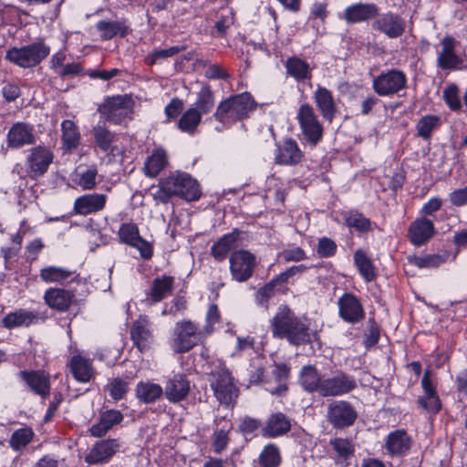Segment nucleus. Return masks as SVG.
I'll list each match as a JSON object with an SVG mask.
<instances>
[{"label": "nucleus", "instance_id": "f257e3e1", "mask_svg": "<svg viewBox=\"0 0 467 467\" xmlns=\"http://www.w3.org/2000/svg\"><path fill=\"white\" fill-rule=\"evenodd\" d=\"M271 329L275 337L285 338L294 346L307 344L311 341L309 326L286 306L279 307L271 320Z\"/></svg>", "mask_w": 467, "mask_h": 467}, {"label": "nucleus", "instance_id": "f03ea898", "mask_svg": "<svg viewBox=\"0 0 467 467\" xmlns=\"http://www.w3.org/2000/svg\"><path fill=\"white\" fill-rule=\"evenodd\" d=\"M171 196H180L187 201L198 200L201 196L199 184L187 173H172L160 182V189L154 193V198L166 202Z\"/></svg>", "mask_w": 467, "mask_h": 467}, {"label": "nucleus", "instance_id": "7ed1b4c3", "mask_svg": "<svg viewBox=\"0 0 467 467\" xmlns=\"http://www.w3.org/2000/svg\"><path fill=\"white\" fill-rule=\"evenodd\" d=\"M254 109V101L244 92L222 101L213 116L220 122H234L246 118Z\"/></svg>", "mask_w": 467, "mask_h": 467}, {"label": "nucleus", "instance_id": "20e7f679", "mask_svg": "<svg viewBox=\"0 0 467 467\" xmlns=\"http://www.w3.org/2000/svg\"><path fill=\"white\" fill-rule=\"evenodd\" d=\"M49 53V47L43 42H34L21 47L10 48L5 58L20 67L29 68L38 65Z\"/></svg>", "mask_w": 467, "mask_h": 467}, {"label": "nucleus", "instance_id": "39448f33", "mask_svg": "<svg viewBox=\"0 0 467 467\" xmlns=\"http://www.w3.org/2000/svg\"><path fill=\"white\" fill-rule=\"evenodd\" d=\"M296 119L304 140L312 147L317 146L323 138V127L311 105H300Z\"/></svg>", "mask_w": 467, "mask_h": 467}, {"label": "nucleus", "instance_id": "423d86ee", "mask_svg": "<svg viewBox=\"0 0 467 467\" xmlns=\"http://www.w3.org/2000/svg\"><path fill=\"white\" fill-rule=\"evenodd\" d=\"M133 101L129 95L107 97L98 109L107 121L120 124L125 119L130 118Z\"/></svg>", "mask_w": 467, "mask_h": 467}, {"label": "nucleus", "instance_id": "0eeeda50", "mask_svg": "<svg viewBox=\"0 0 467 467\" xmlns=\"http://www.w3.org/2000/svg\"><path fill=\"white\" fill-rule=\"evenodd\" d=\"M211 388L221 404L229 406L238 396V389L229 370L224 367H217L212 371Z\"/></svg>", "mask_w": 467, "mask_h": 467}, {"label": "nucleus", "instance_id": "6e6552de", "mask_svg": "<svg viewBox=\"0 0 467 467\" xmlns=\"http://www.w3.org/2000/svg\"><path fill=\"white\" fill-rule=\"evenodd\" d=\"M201 337L202 333L195 323L190 320L178 322L174 327L171 348L176 353L188 352L199 343Z\"/></svg>", "mask_w": 467, "mask_h": 467}, {"label": "nucleus", "instance_id": "1a4fd4ad", "mask_svg": "<svg viewBox=\"0 0 467 467\" xmlns=\"http://www.w3.org/2000/svg\"><path fill=\"white\" fill-rule=\"evenodd\" d=\"M357 388L355 378L343 371H337L331 377H323L319 396L338 397L346 395Z\"/></svg>", "mask_w": 467, "mask_h": 467}, {"label": "nucleus", "instance_id": "9d476101", "mask_svg": "<svg viewBox=\"0 0 467 467\" xmlns=\"http://www.w3.org/2000/svg\"><path fill=\"white\" fill-rule=\"evenodd\" d=\"M407 77L399 69H390L377 76L372 82L375 93L381 97H389L406 88Z\"/></svg>", "mask_w": 467, "mask_h": 467}, {"label": "nucleus", "instance_id": "9b49d317", "mask_svg": "<svg viewBox=\"0 0 467 467\" xmlns=\"http://www.w3.org/2000/svg\"><path fill=\"white\" fill-rule=\"evenodd\" d=\"M358 418L355 408L346 400H333L327 406V420L335 429L352 426Z\"/></svg>", "mask_w": 467, "mask_h": 467}, {"label": "nucleus", "instance_id": "f8f14e48", "mask_svg": "<svg viewBox=\"0 0 467 467\" xmlns=\"http://www.w3.org/2000/svg\"><path fill=\"white\" fill-rule=\"evenodd\" d=\"M230 272L237 282L247 281L254 274L256 260L254 254L247 250H238L230 255Z\"/></svg>", "mask_w": 467, "mask_h": 467}, {"label": "nucleus", "instance_id": "ddd939ff", "mask_svg": "<svg viewBox=\"0 0 467 467\" xmlns=\"http://www.w3.org/2000/svg\"><path fill=\"white\" fill-rule=\"evenodd\" d=\"M371 27L374 31L383 34L389 38H398L405 32L406 21L397 14L387 12L378 15Z\"/></svg>", "mask_w": 467, "mask_h": 467}, {"label": "nucleus", "instance_id": "4468645a", "mask_svg": "<svg viewBox=\"0 0 467 467\" xmlns=\"http://www.w3.org/2000/svg\"><path fill=\"white\" fill-rule=\"evenodd\" d=\"M119 236L122 243L138 249L143 259L149 260L152 257L153 248L151 244L140 235L139 228L135 223L121 224Z\"/></svg>", "mask_w": 467, "mask_h": 467}, {"label": "nucleus", "instance_id": "2eb2a0df", "mask_svg": "<svg viewBox=\"0 0 467 467\" xmlns=\"http://www.w3.org/2000/svg\"><path fill=\"white\" fill-rule=\"evenodd\" d=\"M122 442L119 439H106L97 441L85 456L88 464H103L119 451Z\"/></svg>", "mask_w": 467, "mask_h": 467}, {"label": "nucleus", "instance_id": "dca6fc26", "mask_svg": "<svg viewBox=\"0 0 467 467\" xmlns=\"http://www.w3.org/2000/svg\"><path fill=\"white\" fill-rule=\"evenodd\" d=\"M458 42L451 36L441 40V49L437 52V67L443 70H457L462 65V59L456 54Z\"/></svg>", "mask_w": 467, "mask_h": 467}, {"label": "nucleus", "instance_id": "f3484780", "mask_svg": "<svg viewBox=\"0 0 467 467\" xmlns=\"http://www.w3.org/2000/svg\"><path fill=\"white\" fill-rule=\"evenodd\" d=\"M130 338L140 352H144L153 343L152 324L147 316H140L130 327Z\"/></svg>", "mask_w": 467, "mask_h": 467}, {"label": "nucleus", "instance_id": "a211bd4d", "mask_svg": "<svg viewBox=\"0 0 467 467\" xmlns=\"http://www.w3.org/2000/svg\"><path fill=\"white\" fill-rule=\"evenodd\" d=\"M339 316L346 322L355 324L365 317V312L359 300L350 293H345L338 299Z\"/></svg>", "mask_w": 467, "mask_h": 467}, {"label": "nucleus", "instance_id": "6ab92c4d", "mask_svg": "<svg viewBox=\"0 0 467 467\" xmlns=\"http://www.w3.org/2000/svg\"><path fill=\"white\" fill-rule=\"evenodd\" d=\"M379 7L374 3H357L348 6L342 18L348 24H357L375 18L379 15Z\"/></svg>", "mask_w": 467, "mask_h": 467}, {"label": "nucleus", "instance_id": "aec40b11", "mask_svg": "<svg viewBox=\"0 0 467 467\" xmlns=\"http://www.w3.org/2000/svg\"><path fill=\"white\" fill-rule=\"evenodd\" d=\"M19 377L26 383L29 389L42 398H47L50 392L49 375L44 370H22Z\"/></svg>", "mask_w": 467, "mask_h": 467}, {"label": "nucleus", "instance_id": "412c9836", "mask_svg": "<svg viewBox=\"0 0 467 467\" xmlns=\"http://www.w3.org/2000/svg\"><path fill=\"white\" fill-rule=\"evenodd\" d=\"M435 234L432 222L427 218H419L410 223L408 236L410 243L420 246L427 243Z\"/></svg>", "mask_w": 467, "mask_h": 467}, {"label": "nucleus", "instance_id": "4be33fe9", "mask_svg": "<svg viewBox=\"0 0 467 467\" xmlns=\"http://www.w3.org/2000/svg\"><path fill=\"white\" fill-rule=\"evenodd\" d=\"M108 196L100 193L82 195L75 200L74 212L77 214L88 215L102 211L106 205Z\"/></svg>", "mask_w": 467, "mask_h": 467}, {"label": "nucleus", "instance_id": "5701e85b", "mask_svg": "<svg viewBox=\"0 0 467 467\" xmlns=\"http://www.w3.org/2000/svg\"><path fill=\"white\" fill-rule=\"evenodd\" d=\"M53 161L52 152L44 147H36L31 150L27 157L29 172L32 176H41L48 169Z\"/></svg>", "mask_w": 467, "mask_h": 467}, {"label": "nucleus", "instance_id": "b1692460", "mask_svg": "<svg viewBox=\"0 0 467 467\" xmlns=\"http://www.w3.org/2000/svg\"><path fill=\"white\" fill-rule=\"evenodd\" d=\"M35 142L33 126L17 122L14 124L7 133V144L11 148H20Z\"/></svg>", "mask_w": 467, "mask_h": 467}, {"label": "nucleus", "instance_id": "393cba45", "mask_svg": "<svg viewBox=\"0 0 467 467\" xmlns=\"http://www.w3.org/2000/svg\"><path fill=\"white\" fill-rule=\"evenodd\" d=\"M44 300L49 307L59 312H66L74 303L75 295L69 290L49 288L45 292Z\"/></svg>", "mask_w": 467, "mask_h": 467}, {"label": "nucleus", "instance_id": "a878e982", "mask_svg": "<svg viewBox=\"0 0 467 467\" xmlns=\"http://www.w3.org/2000/svg\"><path fill=\"white\" fill-rule=\"evenodd\" d=\"M190 391V382L183 374H176L170 379L165 386L163 394L172 403L183 400Z\"/></svg>", "mask_w": 467, "mask_h": 467}, {"label": "nucleus", "instance_id": "bb28decb", "mask_svg": "<svg viewBox=\"0 0 467 467\" xmlns=\"http://www.w3.org/2000/svg\"><path fill=\"white\" fill-rule=\"evenodd\" d=\"M67 366L74 379L78 382H88L95 373L92 361L79 353H76L70 358Z\"/></svg>", "mask_w": 467, "mask_h": 467}, {"label": "nucleus", "instance_id": "cd10ccee", "mask_svg": "<svg viewBox=\"0 0 467 467\" xmlns=\"http://www.w3.org/2000/svg\"><path fill=\"white\" fill-rule=\"evenodd\" d=\"M304 153L299 149L297 142L293 139H287L277 150L275 163L281 165H296L301 162Z\"/></svg>", "mask_w": 467, "mask_h": 467}, {"label": "nucleus", "instance_id": "c85d7f7f", "mask_svg": "<svg viewBox=\"0 0 467 467\" xmlns=\"http://www.w3.org/2000/svg\"><path fill=\"white\" fill-rule=\"evenodd\" d=\"M385 446L389 455L401 456L410 451L411 439L405 431L398 430L388 435Z\"/></svg>", "mask_w": 467, "mask_h": 467}, {"label": "nucleus", "instance_id": "c756f323", "mask_svg": "<svg viewBox=\"0 0 467 467\" xmlns=\"http://www.w3.org/2000/svg\"><path fill=\"white\" fill-rule=\"evenodd\" d=\"M314 99L322 117L331 122L337 111L331 91L324 87L318 86L314 92Z\"/></svg>", "mask_w": 467, "mask_h": 467}, {"label": "nucleus", "instance_id": "7c9ffc66", "mask_svg": "<svg viewBox=\"0 0 467 467\" xmlns=\"http://www.w3.org/2000/svg\"><path fill=\"white\" fill-rule=\"evenodd\" d=\"M290 429L289 419L285 414L277 412L268 418L265 426L262 430V434L264 437L275 438L285 434Z\"/></svg>", "mask_w": 467, "mask_h": 467}, {"label": "nucleus", "instance_id": "2f4dec72", "mask_svg": "<svg viewBox=\"0 0 467 467\" xmlns=\"http://www.w3.org/2000/svg\"><path fill=\"white\" fill-rule=\"evenodd\" d=\"M123 420V415L120 411L115 410H109L104 411L98 423L92 425L89 432L93 437L104 436L114 425L120 423Z\"/></svg>", "mask_w": 467, "mask_h": 467}, {"label": "nucleus", "instance_id": "473e14b6", "mask_svg": "<svg viewBox=\"0 0 467 467\" xmlns=\"http://www.w3.org/2000/svg\"><path fill=\"white\" fill-rule=\"evenodd\" d=\"M238 231L224 234L211 247V254L219 262L223 261L229 252L239 246Z\"/></svg>", "mask_w": 467, "mask_h": 467}, {"label": "nucleus", "instance_id": "72a5a7b5", "mask_svg": "<svg viewBox=\"0 0 467 467\" xmlns=\"http://www.w3.org/2000/svg\"><path fill=\"white\" fill-rule=\"evenodd\" d=\"M329 445L332 447L337 464L342 466H348V460L354 455L355 446L351 441L343 438H335L329 441Z\"/></svg>", "mask_w": 467, "mask_h": 467}, {"label": "nucleus", "instance_id": "f704fd0d", "mask_svg": "<svg viewBox=\"0 0 467 467\" xmlns=\"http://www.w3.org/2000/svg\"><path fill=\"white\" fill-rule=\"evenodd\" d=\"M39 316L37 313L26 309H18L15 312L7 314L3 318V326L6 328H14L16 327H28L37 322Z\"/></svg>", "mask_w": 467, "mask_h": 467}, {"label": "nucleus", "instance_id": "c9c22d12", "mask_svg": "<svg viewBox=\"0 0 467 467\" xmlns=\"http://www.w3.org/2000/svg\"><path fill=\"white\" fill-rule=\"evenodd\" d=\"M162 395V387L151 381H140L135 388L136 399L145 404L154 403Z\"/></svg>", "mask_w": 467, "mask_h": 467}, {"label": "nucleus", "instance_id": "e433bc0d", "mask_svg": "<svg viewBox=\"0 0 467 467\" xmlns=\"http://www.w3.org/2000/svg\"><path fill=\"white\" fill-rule=\"evenodd\" d=\"M61 140L63 150L71 152L78 148L80 142V132L78 126L70 119H65L61 123Z\"/></svg>", "mask_w": 467, "mask_h": 467}, {"label": "nucleus", "instance_id": "4c0bfd02", "mask_svg": "<svg viewBox=\"0 0 467 467\" xmlns=\"http://www.w3.org/2000/svg\"><path fill=\"white\" fill-rule=\"evenodd\" d=\"M97 30L103 40H110L116 36H125L129 28L124 21L101 20L96 24Z\"/></svg>", "mask_w": 467, "mask_h": 467}, {"label": "nucleus", "instance_id": "58836bf2", "mask_svg": "<svg viewBox=\"0 0 467 467\" xmlns=\"http://www.w3.org/2000/svg\"><path fill=\"white\" fill-rule=\"evenodd\" d=\"M168 165L167 153L162 149H156L147 158L144 171L148 177H156Z\"/></svg>", "mask_w": 467, "mask_h": 467}, {"label": "nucleus", "instance_id": "ea45409f", "mask_svg": "<svg viewBox=\"0 0 467 467\" xmlns=\"http://www.w3.org/2000/svg\"><path fill=\"white\" fill-rule=\"evenodd\" d=\"M174 278L163 275L153 280L150 296L153 303L160 302L172 293Z\"/></svg>", "mask_w": 467, "mask_h": 467}, {"label": "nucleus", "instance_id": "a19ab883", "mask_svg": "<svg viewBox=\"0 0 467 467\" xmlns=\"http://www.w3.org/2000/svg\"><path fill=\"white\" fill-rule=\"evenodd\" d=\"M323 377L313 366L303 367L300 373L299 382L305 390L308 392H317L319 394Z\"/></svg>", "mask_w": 467, "mask_h": 467}, {"label": "nucleus", "instance_id": "79ce46f5", "mask_svg": "<svg viewBox=\"0 0 467 467\" xmlns=\"http://www.w3.org/2000/svg\"><path fill=\"white\" fill-rule=\"evenodd\" d=\"M354 264L367 283L376 278V267L363 250L358 249L354 253Z\"/></svg>", "mask_w": 467, "mask_h": 467}, {"label": "nucleus", "instance_id": "37998d69", "mask_svg": "<svg viewBox=\"0 0 467 467\" xmlns=\"http://www.w3.org/2000/svg\"><path fill=\"white\" fill-rule=\"evenodd\" d=\"M74 272L64 267L50 265L40 270L39 276L46 283L64 284Z\"/></svg>", "mask_w": 467, "mask_h": 467}, {"label": "nucleus", "instance_id": "c03bdc74", "mask_svg": "<svg viewBox=\"0 0 467 467\" xmlns=\"http://www.w3.org/2000/svg\"><path fill=\"white\" fill-rule=\"evenodd\" d=\"M285 67L287 73L297 81H304L311 78L309 65L298 57H290L286 60Z\"/></svg>", "mask_w": 467, "mask_h": 467}, {"label": "nucleus", "instance_id": "a18cd8bd", "mask_svg": "<svg viewBox=\"0 0 467 467\" xmlns=\"http://www.w3.org/2000/svg\"><path fill=\"white\" fill-rule=\"evenodd\" d=\"M95 143L103 152L113 150L112 144L116 136L105 126L97 125L92 129Z\"/></svg>", "mask_w": 467, "mask_h": 467}, {"label": "nucleus", "instance_id": "49530a36", "mask_svg": "<svg viewBox=\"0 0 467 467\" xmlns=\"http://www.w3.org/2000/svg\"><path fill=\"white\" fill-rule=\"evenodd\" d=\"M282 458L279 448L273 443L267 444L258 457L261 467H279Z\"/></svg>", "mask_w": 467, "mask_h": 467}, {"label": "nucleus", "instance_id": "de8ad7c7", "mask_svg": "<svg viewBox=\"0 0 467 467\" xmlns=\"http://www.w3.org/2000/svg\"><path fill=\"white\" fill-rule=\"evenodd\" d=\"M202 115L197 109H187L181 117L178 126L182 131L192 133L200 124Z\"/></svg>", "mask_w": 467, "mask_h": 467}, {"label": "nucleus", "instance_id": "09e8293b", "mask_svg": "<svg viewBox=\"0 0 467 467\" xmlns=\"http://www.w3.org/2000/svg\"><path fill=\"white\" fill-rule=\"evenodd\" d=\"M441 124V119L435 115H426L422 117L417 123V133L424 140L431 138L433 130L437 129Z\"/></svg>", "mask_w": 467, "mask_h": 467}, {"label": "nucleus", "instance_id": "8fccbe9b", "mask_svg": "<svg viewBox=\"0 0 467 467\" xmlns=\"http://www.w3.org/2000/svg\"><path fill=\"white\" fill-rule=\"evenodd\" d=\"M34 432L31 428H21L16 430L11 435L9 444L15 451L24 449L33 439Z\"/></svg>", "mask_w": 467, "mask_h": 467}, {"label": "nucleus", "instance_id": "3c124183", "mask_svg": "<svg viewBox=\"0 0 467 467\" xmlns=\"http://www.w3.org/2000/svg\"><path fill=\"white\" fill-rule=\"evenodd\" d=\"M195 104V109H198L201 115L206 114L213 109L214 106V99L213 93L209 86L205 85L202 87L198 93V99Z\"/></svg>", "mask_w": 467, "mask_h": 467}, {"label": "nucleus", "instance_id": "603ef678", "mask_svg": "<svg viewBox=\"0 0 467 467\" xmlns=\"http://www.w3.org/2000/svg\"><path fill=\"white\" fill-rule=\"evenodd\" d=\"M449 258V253L442 254H426L415 257L413 264L419 268H436L444 264Z\"/></svg>", "mask_w": 467, "mask_h": 467}, {"label": "nucleus", "instance_id": "864d4df0", "mask_svg": "<svg viewBox=\"0 0 467 467\" xmlns=\"http://www.w3.org/2000/svg\"><path fill=\"white\" fill-rule=\"evenodd\" d=\"M184 49V47H171L166 49H155L146 57L145 61L148 65H154L158 61L173 57Z\"/></svg>", "mask_w": 467, "mask_h": 467}, {"label": "nucleus", "instance_id": "5fc2aeb1", "mask_svg": "<svg viewBox=\"0 0 467 467\" xmlns=\"http://www.w3.org/2000/svg\"><path fill=\"white\" fill-rule=\"evenodd\" d=\"M348 226L355 228L359 232H368L371 230V222L369 219L365 217L362 213H350L346 218Z\"/></svg>", "mask_w": 467, "mask_h": 467}, {"label": "nucleus", "instance_id": "6e6d98bb", "mask_svg": "<svg viewBox=\"0 0 467 467\" xmlns=\"http://www.w3.org/2000/svg\"><path fill=\"white\" fill-rule=\"evenodd\" d=\"M109 395L113 400H121L128 391V383L119 379H113L107 386Z\"/></svg>", "mask_w": 467, "mask_h": 467}, {"label": "nucleus", "instance_id": "4d7b16f0", "mask_svg": "<svg viewBox=\"0 0 467 467\" xmlns=\"http://www.w3.org/2000/svg\"><path fill=\"white\" fill-rule=\"evenodd\" d=\"M337 248V246L332 239L322 237L318 240L317 253L320 257L327 258L335 255Z\"/></svg>", "mask_w": 467, "mask_h": 467}, {"label": "nucleus", "instance_id": "13d9d810", "mask_svg": "<svg viewBox=\"0 0 467 467\" xmlns=\"http://www.w3.org/2000/svg\"><path fill=\"white\" fill-rule=\"evenodd\" d=\"M98 171L95 167H89L79 174L78 185L83 190H91L96 186Z\"/></svg>", "mask_w": 467, "mask_h": 467}, {"label": "nucleus", "instance_id": "bf43d9fd", "mask_svg": "<svg viewBox=\"0 0 467 467\" xmlns=\"http://www.w3.org/2000/svg\"><path fill=\"white\" fill-rule=\"evenodd\" d=\"M418 403L420 408L431 413H437L441 407V401L436 393L420 397Z\"/></svg>", "mask_w": 467, "mask_h": 467}, {"label": "nucleus", "instance_id": "052dcab7", "mask_svg": "<svg viewBox=\"0 0 467 467\" xmlns=\"http://www.w3.org/2000/svg\"><path fill=\"white\" fill-rule=\"evenodd\" d=\"M275 282H269L265 286L261 287L255 296L256 303L265 308H267L268 301L275 295Z\"/></svg>", "mask_w": 467, "mask_h": 467}, {"label": "nucleus", "instance_id": "680f3d73", "mask_svg": "<svg viewBox=\"0 0 467 467\" xmlns=\"http://www.w3.org/2000/svg\"><path fill=\"white\" fill-rule=\"evenodd\" d=\"M307 269V266L305 265H294L288 268L286 271L278 275L272 282H275V285H283L286 283L290 277L302 274Z\"/></svg>", "mask_w": 467, "mask_h": 467}, {"label": "nucleus", "instance_id": "e2e57ef3", "mask_svg": "<svg viewBox=\"0 0 467 467\" xmlns=\"http://www.w3.org/2000/svg\"><path fill=\"white\" fill-rule=\"evenodd\" d=\"M443 97L451 109L457 110L461 108V101L458 97V88L456 86L452 85L447 88L443 91Z\"/></svg>", "mask_w": 467, "mask_h": 467}, {"label": "nucleus", "instance_id": "0e129e2a", "mask_svg": "<svg viewBox=\"0 0 467 467\" xmlns=\"http://www.w3.org/2000/svg\"><path fill=\"white\" fill-rule=\"evenodd\" d=\"M229 441L228 430H219L214 432V440L213 442V451L221 453L227 446Z\"/></svg>", "mask_w": 467, "mask_h": 467}, {"label": "nucleus", "instance_id": "69168bd1", "mask_svg": "<svg viewBox=\"0 0 467 467\" xmlns=\"http://www.w3.org/2000/svg\"><path fill=\"white\" fill-rule=\"evenodd\" d=\"M260 425L261 423L258 420L250 417H245L241 421L239 429L244 434H251L254 431H255L260 427Z\"/></svg>", "mask_w": 467, "mask_h": 467}, {"label": "nucleus", "instance_id": "338daca9", "mask_svg": "<svg viewBox=\"0 0 467 467\" xmlns=\"http://www.w3.org/2000/svg\"><path fill=\"white\" fill-rule=\"evenodd\" d=\"M450 201L455 206L467 204V186L465 188L453 191L450 194Z\"/></svg>", "mask_w": 467, "mask_h": 467}, {"label": "nucleus", "instance_id": "774afa93", "mask_svg": "<svg viewBox=\"0 0 467 467\" xmlns=\"http://www.w3.org/2000/svg\"><path fill=\"white\" fill-rule=\"evenodd\" d=\"M204 75L207 78L227 79L229 78V75L224 68L217 64L209 66Z\"/></svg>", "mask_w": 467, "mask_h": 467}]
</instances>
